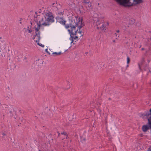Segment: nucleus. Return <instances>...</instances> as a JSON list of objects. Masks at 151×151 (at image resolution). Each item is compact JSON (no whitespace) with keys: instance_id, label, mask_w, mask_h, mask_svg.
Instances as JSON below:
<instances>
[{"instance_id":"nucleus-26","label":"nucleus","mask_w":151,"mask_h":151,"mask_svg":"<svg viewBox=\"0 0 151 151\" xmlns=\"http://www.w3.org/2000/svg\"><path fill=\"white\" fill-rule=\"evenodd\" d=\"M5 134H4V133H3V135L4 136H5Z\"/></svg>"},{"instance_id":"nucleus-4","label":"nucleus","mask_w":151,"mask_h":151,"mask_svg":"<svg viewBox=\"0 0 151 151\" xmlns=\"http://www.w3.org/2000/svg\"><path fill=\"white\" fill-rule=\"evenodd\" d=\"M50 13L51 14V16H52V20L53 21L50 24L53 22H54L53 20V16L52 14V13H51L50 12H47L45 13V14L44 15V17H40V15L39 14V13H37V12H35V14H34V19L35 21L36 22L37 24V27H35H35L36 28H38L39 27V25L40 24V21H41L42 20H43V21H45L46 20V19L45 18L46 15H47L48 14H49Z\"/></svg>"},{"instance_id":"nucleus-14","label":"nucleus","mask_w":151,"mask_h":151,"mask_svg":"<svg viewBox=\"0 0 151 151\" xmlns=\"http://www.w3.org/2000/svg\"><path fill=\"white\" fill-rule=\"evenodd\" d=\"M129 61H130V59L128 57H127V67H128L129 66V65H128V64L129 63Z\"/></svg>"},{"instance_id":"nucleus-13","label":"nucleus","mask_w":151,"mask_h":151,"mask_svg":"<svg viewBox=\"0 0 151 151\" xmlns=\"http://www.w3.org/2000/svg\"><path fill=\"white\" fill-rule=\"evenodd\" d=\"M52 6L53 7H54V9H55V11H57L58 10L57 7L56 6H55V3H53L52 4Z\"/></svg>"},{"instance_id":"nucleus-33","label":"nucleus","mask_w":151,"mask_h":151,"mask_svg":"<svg viewBox=\"0 0 151 151\" xmlns=\"http://www.w3.org/2000/svg\"><path fill=\"white\" fill-rule=\"evenodd\" d=\"M142 62H143V60H142Z\"/></svg>"},{"instance_id":"nucleus-30","label":"nucleus","mask_w":151,"mask_h":151,"mask_svg":"<svg viewBox=\"0 0 151 151\" xmlns=\"http://www.w3.org/2000/svg\"><path fill=\"white\" fill-rule=\"evenodd\" d=\"M126 29V27H125V28H124L123 29H124H124Z\"/></svg>"},{"instance_id":"nucleus-20","label":"nucleus","mask_w":151,"mask_h":151,"mask_svg":"<svg viewBox=\"0 0 151 151\" xmlns=\"http://www.w3.org/2000/svg\"><path fill=\"white\" fill-rule=\"evenodd\" d=\"M141 64H141V63H139L138 64L139 67V69H140L141 65Z\"/></svg>"},{"instance_id":"nucleus-32","label":"nucleus","mask_w":151,"mask_h":151,"mask_svg":"<svg viewBox=\"0 0 151 151\" xmlns=\"http://www.w3.org/2000/svg\"><path fill=\"white\" fill-rule=\"evenodd\" d=\"M115 35H116V33H115Z\"/></svg>"},{"instance_id":"nucleus-7","label":"nucleus","mask_w":151,"mask_h":151,"mask_svg":"<svg viewBox=\"0 0 151 151\" xmlns=\"http://www.w3.org/2000/svg\"><path fill=\"white\" fill-rule=\"evenodd\" d=\"M81 3H78V7H75V4L74 3H73L72 4H70L69 3L70 5L72 7V8H73L74 9L77 11H79L80 13H82L84 12L83 11V7L81 5Z\"/></svg>"},{"instance_id":"nucleus-16","label":"nucleus","mask_w":151,"mask_h":151,"mask_svg":"<svg viewBox=\"0 0 151 151\" xmlns=\"http://www.w3.org/2000/svg\"><path fill=\"white\" fill-rule=\"evenodd\" d=\"M105 26L104 24H102L101 27L100 28V29L102 30H104L105 29Z\"/></svg>"},{"instance_id":"nucleus-2","label":"nucleus","mask_w":151,"mask_h":151,"mask_svg":"<svg viewBox=\"0 0 151 151\" xmlns=\"http://www.w3.org/2000/svg\"><path fill=\"white\" fill-rule=\"evenodd\" d=\"M75 24V26L71 24H67L65 25V28L67 29L72 38H73L74 35H76L78 33L80 35V37L82 36L83 34H82L81 31L75 29V28L77 27L79 29H80L82 27V19L78 16H76L73 19Z\"/></svg>"},{"instance_id":"nucleus-21","label":"nucleus","mask_w":151,"mask_h":151,"mask_svg":"<svg viewBox=\"0 0 151 151\" xmlns=\"http://www.w3.org/2000/svg\"><path fill=\"white\" fill-rule=\"evenodd\" d=\"M61 133L62 134H63L65 135H66L67 134L66 132H62Z\"/></svg>"},{"instance_id":"nucleus-22","label":"nucleus","mask_w":151,"mask_h":151,"mask_svg":"<svg viewBox=\"0 0 151 151\" xmlns=\"http://www.w3.org/2000/svg\"><path fill=\"white\" fill-rule=\"evenodd\" d=\"M47 49H46L45 50V51L46 52H48V51H47Z\"/></svg>"},{"instance_id":"nucleus-24","label":"nucleus","mask_w":151,"mask_h":151,"mask_svg":"<svg viewBox=\"0 0 151 151\" xmlns=\"http://www.w3.org/2000/svg\"><path fill=\"white\" fill-rule=\"evenodd\" d=\"M69 86H70V83H69ZM70 87V86H69L68 87V88H67L68 89V88H69Z\"/></svg>"},{"instance_id":"nucleus-5","label":"nucleus","mask_w":151,"mask_h":151,"mask_svg":"<svg viewBox=\"0 0 151 151\" xmlns=\"http://www.w3.org/2000/svg\"><path fill=\"white\" fill-rule=\"evenodd\" d=\"M92 19L93 21H94V24L98 26L100 24V20L101 19L103 18L101 17V15L100 14H99L96 13H94L93 16H92ZM99 27H97V29H99Z\"/></svg>"},{"instance_id":"nucleus-27","label":"nucleus","mask_w":151,"mask_h":151,"mask_svg":"<svg viewBox=\"0 0 151 151\" xmlns=\"http://www.w3.org/2000/svg\"><path fill=\"white\" fill-rule=\"evenodd\" d=\"M113 42H115V40H113Z\"/></svg>"},{"instance_id":"nucleus-19","label":"nucleus","mask_w":151,"mask_h":151,"mask_svg":"<svg viewBox=\"0 0 151 151\" xmlns=\"http://www.w3.org/2000/svg\"><path fill=\"white\" fill-rule=\"evenodd\" d=\"M147 151H151V146L148 148Z\"/></svg>"},{"instance_id":"nucleus-12","label":"nucleus","mask_w":151,"mask_h":151,"mask_svg":"<svg viewBox=\"0 0 151 151\" xmlns=\"http://www.w3.org/2000/svg\"><path fill=\"white\" fill-rule=\"evenodd\" d=\"M61 53V52H53L52 53V54L53 55H60V54Z\"/></svg>"},{"instance_id":"nucleus-15","label":"nucleus","mask_w":151,"mask_h":151,"mask_svg":"<svg viewBox=\"0 0 151 151\" xmlns=\"http://www.w3.org/2000/svg\"><path fill=\"white\" fill-rule=\"evenodd\" d=\"M78 36H75V37L74 38V37H73V38H72L71 37H70V40L72 41L71 42V43H72L73 42V38H74V39H76V38H78Z\"/></svg>"},{"instance_id":"nucleus-28","label":"nucleus","mask_w":151,"mask_h":151,"mask_svg":"<svg viewBox=\"0 0 151 151\" xmlns=\"http://www.w3.org/2000/svg\"><path fill=\"white\" fill-rule=\"evenodd\" d=\"M1 51L0 50V54H1Z\"/></svg>"},{"instance_id":"nucleus-18","label":"nucleus","mask_w":151,"mask_h":151,"mask_svg":"<svg viewBox=\"0 0 151 151\" xmlns=\"http://www.w3.org/2000/svg\"><path fill=\"white\" fill-rule=\"evenodd\" d=\"M89 2L87 1L86 0H84L83 1V3L85 6L86 4H87V3H88Z\"/></svg>"},{"instance_id":"nucleus-9","label":"nucleus","mask_w":151,"mask_h":151,"mask_svg":"<svg viewBox=\"0 0 151 151\" xmlns=\"http://www.w3.org/2000/svg\"><path fill=\"white\" fill-rule=\"evenodd\" d=\"M56 19L57 22L63 25H65V21L63 17H58Z\"/></svg>"},{"instance_id":"nucleus-8","label":"nucleus","mask_w":151,"mask_h":151,"mask_svg":"<svg viewBox=\"0 0 151 151\" xmlns=\"http://www.w3.org/2000/svg\"><path fill=\"white\" fill-rule=\"evenodd\" d=\"M33 32H34L32 29L31 26H28L27 29H25L24 33L28 37L32 36Z\"/></svg>"},{"instance_id":"nucleus-6","label":"nucleus","mask_w":151,"mask_h":151,"mask_svg":"<svg viewBox=\"0 0 151 151\" xmlns=\"http://www.w3.org/2000/svg\"><path fill=\"white\" fill-rule=\"evenodd\" d=\"M119 4L125 7L130 6L132 5L133 3L130 0H115Z\"/></svg>"},{"instance_id":"nucleus-3","label":"nucleus","mask_w":151,"mask_h":151,"mask_svg":"<svg viewBox=\"0 0 151 151\" xmlns=\"http://www.w3.org/2000/svg\"><path fill=\"white\" fill-rule=\"evenodd\" d=\"M142 117L144 119H147L148 125H144L142 127V129L143 132H146L149 129H151V114L149 112L142 114Z\"/></svg>"},{"instance_id":"nucleus-34","label":"nucleus","mask_w":151,"mask_h":151,"mask_svg":"<svg viewBox=\"0 0 151 151\" xmlns=\"http://www.w3.org/2000/svg\"><path fill=\"white\" fill-rule=\"evenodd\" d=\"M39 151H41L40 150H39Z\"/></svg>"},{"instance_id":"nucleus-10","label":"nucleus","mask_w":151,"mask_h":151,"mask_svg":"<svg viewBox=\"0 0 151 151\" xmlns=\"http://www.w3.org/2000/svg\"><path fill=\"white\" fill-rule=\"evenodd\" d=\"M85 6L87 10H89L90 9L91 7V3L90 2H89L88 3H87V4H86Z\"/></svg>"},{"instance_id":"nucleus-25","label":"nucleus","mask_w":151,"mask_h":151,"mask_svg":"<svg viewBox=\"0 0 151 151\" xmlns=\"http://www.w3.org/2000/svg\"><path fill=\"white\" fill-rule=\"evenodd\" d=\"M22 20V18H20V21H21Z\"/></svg>"},{"instance_id":"nucleus-29","label":"nucleus","mask_w":151,"mask_h":151,"mask_svg":"<svg viewBox=\"0 0 151 151\" xmlns=\"http://www.w3.org/2000/svg\"><path fill=\"white\" fill-rule=\"evenodd\" d=\"M142 50H144V48H142Z\"/></svg>"},{"instance_id":"nucleus-1","label":"nucleus","mask_w":151,"mask_h":151,"mask_svg":"<svg viewBox=\"0 0 151 151\" xmlns=\"http://www.w3.org/2000/svg\"><path fill=\"white\" fill-rule=\"evenodd\" d=\"M49 13V14H48L46 15V17L45 18L47 19H46L45 21H43V20L41 21H39L40 24L39 25L38 27V28H35V33L36 34L34 35L33 37H32L34 40L37 43V44L38 45L42 47H44V45L39 42V40L40 39V30H41L42 25H49L50 24V23L53 21L52 17L51 16L50 13Z\"/></svg>"},{"instance_id":"nucleus-31","label":"nucleus","mask_w":151,"mask_h":151,"mask_svg":"<svg viewBox=\"0 0 151 151\" xmlns=\"http://www.w3.org/2000/svg\"><path fill=\"white\" fill-rule=\"evenodd\" d=\"M21 23H22V22H20V24H21Z\"/></svg>"},{"instance_id":"nucleus-23","label":"nucleus","mask_w":151,"mask_h":151,"mask_svg":"<svg viewBox=\"0 0 151 151\" xmlns=\"http://www.w3.org/2000/svg\"><path fill=\"white\" fill-rule=\"evenodd\" d=\"M117 32L118 33L119 32V30H118L117 31Z\"/></svg>"},{"instance_id":"nucleus-11","label":"nucleus","mask_w":151,"mask_h":151,"mask_svg":"<svg viewBox=\"0 0 151 151\" xmlns=\"http://www.w3.org/2000/svg\"><path fill=\"white\" fill-rule=\"evenodd\" d=\"M142 2V0H133V2L134 4H139Z\"/></svg>"},{"instance_id":"nucleus-17","label":"nucleus","mask_w":151,"mask_h":151,"mask_svg":"<svg viewBox=\"0 0 151 151\" xmlns=\"http://www.w3.org/2000/svg\"><path fill=\"white\" fill-rule=\"evenodd\" d=\"M85 140V139L84 137L81 138V141L83 143H84V142Z\"/></svg>"}]
</instances>
